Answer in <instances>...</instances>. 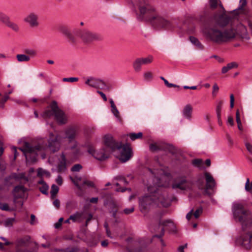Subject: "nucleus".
<instances>
[{"label": "nucleus", "mask_w": 252, "mask_h": 252, "mask_svg": "<svg viewBox=\"0 0 252 252\" xmlns=\"http://www.w3.org/2000/svg\"><path fill=\"white\" fill-rule=\"evenodd\" d=\"M86 145L88 152L98 160L107 159L110 153L116 150L120 151L119 158L122 162L128 160L132 156V150L128 144H124L122 142H117L109 135L104 137L103 145L98 150H95L90 143H87Z\"/></svg>", "instance_id": "20e7f679"}, {"label": "nucleus", "mask_w": 252, "mask_h": 252, "mask_svg": "<svg viewBox=\"0 0 252 252\" xmlns=\"http://www.w3.org/2000/svg\"><path fill=\"white\" fill-rule=\"evenodd\" d=\"M230 107L231 108H233L234 105V96L233 94H231L230 96Z\"/></svg>", "instance_id": "bf43d9fd"}, {"label": "nucleus", "mask_w": 252, "mask_h": 252, "mask_svg": "<svg viewBox=\"0 0 252 252\" xmlns=\"http://www.w3.org/2000/svg\"><path fill=\"white\" fill-rule=\"evenodd\" d=\"M238 66V64L236 62H231L228 63L226 66H223L221 69V73L225 74L227 73L229 70L233 68H237Z\"/></svg>", "instance_id": "a878e982"}, {"label": "nucleus", "mask_w": 252, "mask_h": 252, "mask_svg": "<svg viewBox=\"0 0 252 252\" xmlns=\"http://www.w3.org/2000/svg\"><path fill=\"white\" fill-rule=\"evenodd\" d=\"M29 238L28 237L19 239L17 241L16 249L17 252H25L27 249Z\"/></svg>", "instance_id": "6ab92c4d"}, {"label": "nucleus", "mask_w": 252, "mask_h": 252, "mask_svg": "<svg viewBox=\"0 0 252 252\" xmlns=\"http://www.w3.org/2000/svg\"><path fill=\"white\" fill-rule=\"evenodd\" d=\"M38 16L34 13H30L25 18V21L28 23L32 27H36L39 25Z\"/></svg>", "instance_id": "a211bd4d"}, {"label": "nucleus", "mask_w": 252, "mask_h": 252, "mask_svg": "<svg viewBox=\"0 0 252 252\" xmlns=\"http://www.w3.org/2000/svg\"><path fill=\"white\" fill-rule=\"evenodd\" d=\"M219 90V87L218 85L215 83L213 86V92L212 95L213 96H215L216 95L217 93L218 92Z\"/></svg>", "instance_id": "09e8293b"}, {"label": "nucleus", "mask_w": 252, "mask_h": 252, "mask_svg": "<svg viewBox=\"0 0 252 252\" xmlns=\"http://www.w3.org/2000/svg\"><path fill=\"white\" fill-rule=\"evenodd\" d=\"M143 136V133L142 132H138L137 133H130L129 134V136L130 138L132 140H135L136 139H139L142 138Z\"/></svg>", "instance_id": "f704fd0d"}, {"label": "nucleus", "mask_w": 252, "mask_h": 252, "mask_svg": "<svg viewBox=\"0 0 252 252\" xmlns=\"http://www.w3.org/2000/svg\"><path fill=\"white\" fill-rule=\"evenodd\" d=\"M60 146L59 136L56 133L50 132L47 142L43 139H40L32 143L26 142L23 147L20 148V150L24 154L27 161L33 163L36 161L38 155H41L42 158H44L47 152H56L59 150Z\"/></svg>", "instance_id": "39448f33"}, {"label": "nucleus", "mask_w": 252, "mask_h": 252, "mask_svg": "<svg viewBox=\"0 0 252 252\" xmlns=\"http://www.w3.org/2000/svg\"><path fill=\"white\" fill-rule=\"evenodd\" d=\"M87 186L90 187H94V185L93 182L88 180L83 181L82 186ZM81 187L83 188V187Z\"/></svg>", "instance_id": "864d4df0"}, {"label": "nucleus", "mask_w": 252, "mask_h": 252, "mask_svg": "<svg viewBox=\"0 0 252 252\" xmlns=\"http://www.w3.org/2000/svg\"><path fill=\"white\" fill-rule=\"evenodd\" d=\"M102 196L104 199V204L109 206L111 209V212L112 213V217L117 219V213L118 211V206L112 195L109 193L104 192L102 193Z\"/></svg>", "instance_id": "2eb2a0df"}, {"label": "nucleus", "mask_w": 252, "mask_h": 252, "mask_svg": "<svg viewBox=\"0 0 252 252\" xmlns=\"http://www.w3.org/2000/svg\"><path fill=\"white\" fill-rule=\"evenodd\" d=\"M14 221V219H8L6 220V223L7 225H12Z\"/></svg>", "instance_id": "774afa93"}, {"label": "nucleus", "mask_w": 252, "mask_h": 252, "mask_svg": "<svg viewBox=\"0 0 252 252\" xmlns=\"http://www.w3.org/2000/svg\"><path fill=\"white\" fill-rule=\"evenodd\" d=\"M46 173V171L41 168H39L37 170V176L41 177Z\"/></svg>", "instance_id": "680f3d73"}, {"label": "nucleus", "mask_w": 252, "mask_h": 252, "mask_svg": "<svg viewBox=\"0 0 252 252\" xmlns=\"http://www.w3.org/2000/svg\"><path fill=\"white\" fill-rule=\"evenodd\" d=\"M53 116L59 124L63 125L66 123L67 119L64 113L59 108L55 101H53L48 109L42 114V117L44 119L50 118Z\"/></svg>", "instance_id": "1a4fd4ad"}, {"label": "nucleus", "mask_w": 252, "mask_h": 252, "mask_svg": "<svg viewBox=\"0 0 252 252\" xmlns=\"http://www.w3.org/2000/svg\"><path fill=\"white\" fill-rule=\"evenodd\" d=\"M144 77L145 80L150 81L153 78V75L152 72H147L144 73Z\"/></svg>", "instance_id": "49530a36"}, {"label": "nucleus", "mask_w": 252, "mask_h": 252, "mask_svg": "<svg viewBox=\"0 0 252 252\" xmlns=\"http://www.w3.org/2000/svg\"><path fill=\"white\" fill-rule=\"evenodd\" d=\"M189 39L190 42L195 46L196 49L198 50H203L204 49V46L199 40L194 36H190Z\"/></svg>", "instance_id": "b1692460"}, {"label": "nucleus", "mask_w": 252, "mask_h": 252, "mask_svg": "<svg viewBox=\"0 0 252 252\" xmlns=\"http://www.w3.org/2000/svg\"><path fill=\"white\" fill-rule=\"evenodd\" d=\"M70 179L79 189H82L81 186L79 185V183L81 181V178L80 177L75 176L74 177H70Z\"/></svg>", "instance_id": "2f4dec72"}, {"label": "nucleus", "mask_w": 252, "mask_h": 252, "mask_svg": "<svg viewBox=\"0 0 252 252\" xmlns=\"http://www.w3.org/2000/svg\"><path fill=\"white\" fill-rule=\"evenodd\" d=\"M56 182L59 186H61L63 184V179L60 175H59L56 180Z\"/></svg>", "instance_id": "e2e57ef3"}, {"label": "nucleus", "mask_w": 252, "mask_h": 252, "mask_svg": "<svg viewBox=\"0 0 252 252\" xmlns=\"http://www.w3.org/2000/svg\"><path fill=\"white\" fill-rule=\"evenodd\" d=\"M109 102H110V105H111V112H113L114 111H115L117 109L115 103H114V101L113 100V99L112 98H110L109 99Z\"/></svg>", "instance_id": "4d7b16f0"}, {"label": "nucleus", "mask_w": 252, "mask_h": 252, "mask_svg": "<svg viewBox=\"0 0 252 252\" xmlns=\"http://www.w3.org/2000/svg\"><path fill=\"white\" fill-rule=\"evenodd\" d=\"M136 5L139 9L138 19L150 22L155 28L168 30L181 29L180 19L169 20L159 15L149 0H137Z\"/></svg>", "instance_id": "7ed1b4c3"}, {"label": "nucleus", "mask_w": 252, "mask_h": 252, "mask_svg": "<svg viewBox=\"0 0 252 252\" xmlns=\"http://www.w3.org/2000/svg\"><path fill=\"white\" fill-rule=\"evenodd\" d=\"M245 146L247 150L252 155V145L247 142L245 143Z\"/></svg>", "instance_id": "13d9d810"}, {"label": "nucleus", "mask_w": 252, "mask_h": 252, "mask_svg": "<svg viewBox=\"0 0 252 252\" xmlns=\"http://www.w3.org/2000/svg\"><path fill=\"white\" fill-rule=\"evenodd\" d=\"M78 132V128L76 126H70L66 128L65 130V138H66L69 142H73V145L71 147V149L73 150V153L75 156H77L80 152L78 149L76 148L77 144L74 139Z\"/></svg>", "instance_id": "4468645a"}, {"label": "nucleus", "mask_w": 252, "mask_h": 252, "mask_svg": "<svg viewBox=\"0 0 252 252\" xmlns=\"http://www.w3.org/2000/svg\"><path fill=\"white\" fill-rule=\"evenodd\" d=\"M79 80L77 77H69V78H63V82H77Z\"/></svg>", "instance_id": "c03bdc74"}, {"label": "nucleus", "mask_w": 252, "mask_h": 252, "mask_svg": "<svg viewBox=\"0 0 252 252\" xmlns=\"http://www.w3.org/2000/svg\"><path fill=\"white\" fill-rule=\"evenodd\" d=\"M1 22L14 31L18 32L19 31L18 26L16 23L11 22L9 17L6 15L4 16Z\"/></svg>", "instance_id": "aec40b11"}, {"label": "nucleus", "mask_w": 252, "mask_h": 252, "mask_svg": "<svg viewBox=\"0 0 252 252\" xmlns=\"http://www.w3.org/2000/svg\"><path fill=\"white\" fill-rule=\"evenodd\" d=\"M59 30L64 35L67 41L73 45L78 43V37L85 44H90L102 39V36L98 33L86 29H75L71 31L67 26L62 25L59 26Z\"/></svg>", "instance_id": "0eeeda50"}, {"label": "nucleus", "mask_w": 252, "mask_h": 252, "mask_svg": "<svg viewBox=\"0 0 252 252\" xmlns=\"http://www.w3.org/2000/svg\"><path fill=\"white\" fill-rule=\"evenodd\" d=\"M160 226H162V227L161 228L159 234H157L154 236L155 237L159 238L162 237L164 234L165 228L170 232L174 234L176 233L177 232L176 224L171 220H159L158 228H159Z\"/></svg>", "instance_id": "ddd939ff"}, {"label": "nucleus", "mask_w": 252, "mask_h": 252, "mask_svg": "<svg viewBox=\"0 0 252 252\" xmlns=\"http://www.w3.org/2000/svg\"><path fill=\"white\" fill-rule=\"evenodd\" d=\"M202 208L201 207H200L195 211L193 215H194V217L196 219H197L199 217L200 215L202 213Z\"/></svg>", "instance_id": "603ef678"}, {"label": "nucleus", "mask_w": 252, "mask_h": 252, "mask_svg": "<svg viewBox=\"0 0 252 252\" xmlns=\"http://www.w3.org/2000/svg\"><path fill=\"white\" fill-rule=\"evenodd\" d=\"M63 220V218H60L58 221L55 224V225H54L55 227L57 229L59 228L61 226Z\"/></svg>", "instance_id": "6e6d98bb"}, {"label": "nucleus", "mask_w": 252, "mask_h": 252, "mask_svg": "<svg viewBox=\"0 0 252 252\" xmlns=\"http://www.w3.org/2000/svg\"><path fill=\"white\" fill-rule=\"evenodd\" d=\"M146 171L152 177L153 186H148V193L139 198L140 211L146 214L156 206L168 207L171 202L177 200L175 196H169L158 175V170L146 168Z\"/></svg>", "instance_id": "f03ea898"}, {"label": "nucleus", "mask_w": 252, "mask_h": 252, "mask_svg": "<svg viewBox=\"0 0 252 252\" xmlns=\"http://www.w3.org/2000/svg\"><path fill=\"white\" fill-rule=\"evenodd\" d=\"M143 64H148L151 63L153 60V57L152 56H149L147 58H139Z\"/></svg>", "instance_id": "72a5a7b5"}, {"label": "nucleus", "mask_w": 252, "mask_h": 252, "mask_svg": "<svg viewBox=\"0 0 252 252\" xmlns=\"http://www.w3.org/2000/svg\"><path fill=\"white\" fill-rule=\"evenodd\" d=\"M192 108L190 104L187 105L184 108L183 113L184 116L188 119H190L191 117V113Z\"/></svg>", "instance_id": "bb28decb"}, {"label": "nucleus", "mask_w": 252, "mask_h": 252, "mask_svg": "<svg viewBox=\"0 0 252 252\" xmlns=\"http://www.w3.org/2000/svg\"><path fill=\"white\" fill-rule=\"evenodd\" d=\"M16 58L19 62H27L30 60V57L25 54H17Z\"/></svg>", "instance_id": "c85d7f7f"}, {"label": "nucleus", "mask_w": 252, "mask_h": 252, "mask_svg": "<svg viewBox=\"0 0 252 252\" xmlns=\"http://www.w3.org/2000/svg\"><path fill=\"white\" fill-rule=\"evenodd\" d=\"M100 79L94 77H89L85 81V84L96 89Z\"/></svg>", "instance_id": "5701e85b"}, {"label": "nucleus", "mask_w": 252, "mask_h": 252, "mask_svg": "<svg viewBox=\"0 0 252 252\" xmlns=\"http://www.w3.org/2000/svg\"><path fill=\"white\" fill-rule=\"evenodd\" d=\"M19 179L20 177L17 174L12 173L10 176L5 178L4 183L6 186H10Z\"/></svg>", "instance_id": "4be33fe9"}, {"label": "nucleus", "mask_w": 252, "mask_h": 252, "mask_svg": "<svg viewBox=\"0 0 252 252\" xmlns=\"http://www.w3.org/2000/svg\"><path fill=\"white\" fill-rule=\"evenodd\" d=\"M59 189L58 186L54 184L52 185L50 191L51 197L52 199H53L56 196L59 191Z\"/></svg>", "instance_id": "473e14b6"}, {"label": "nucleus", "mask_w": 252, "mask_h": 252, "mask_svg": "<svg viewBox=\"0 0 252 252\" xmlns=\"http://www.w3.org/2000/svg\"><path fill=\"white\" fill-rule=\"evenodd\" d=\"M164 83L165 85L168 88L174 87V88H180L179 86L174 84L170 83L168 82V81L166 79L164 81Z\"/></svg>", "instance_id": "8fccbe9b"}, {"label": "nucleus", "mask_w": 252, "mask_h": 252, "mask_svg": "<svg viewBox=\"0 0 252 252\" xmlns=\"http://www.w3.org/2000/svg\"><path fill=\"white\" fill-rule=\"evenodd\" d=\"M232 211L234 219L240 223L243 231L238 243L245 248L250 249L252 246V213L240 202L233 203Z\"/></svg>", "instance_id": "423d86ee"}, {"label": "nucleus", "mask_w": 252, "mask_h": 252, "mask_svg": "<svg viewBox=\"0 0 252 252\" xmlns=\"http://www.w3.org/2000/svg\"><path fill=\"white\" fill-rule=\"evenodd\" d=\"M149 148L152 152L162 151L168 152L172 155H175L176 153V149L173 146L161 141L151 143L149 145Z\"/></svg>", "instance_id": "f8f14e48"}, {"label": "nucleus", "mask_w": 252, "mask_h": 252, "mask_svg": "<svg viewBox=\"0 0 252 252\" xmlns=\"http://www.w3.org/2000/svg\"><path fill=\"white\" fill-rule=\"evenodd\" d=\"M59 252H77L78 250L76 247H69L65 249L58 250Z\"/></svg>", "instance_id": "c9c22d12"}, {"label": "nucleus", "mask_w": 252, "mask_h": 252, "mask_svg": "<svg viewBox=\"0 0 252 252\" xmlns=\"http://www.w3.org/2000/svg\"><path fill=\"white\" fill-rule=\"evenodd\" d=\"M82 168V166L81 164H76L72 167L71 170L73 172H78Z\"/></svg>", "instance_id": "37998d69"}, {"label": "nucleus", "mask_w": 252, "mask_h": 252, "mask_svg": "<svg viewBox=\"0 0 252 252\" xmlns=\"http://www.w3.org/2000/svg\"><path fill=\"white\" fill-rule=\"evenodd\" d=\"M245 189L247 191L250 192L252 194V181L251 184L250 182V179L247 178L245 184Z\"/></svg>", "instance_id": "e433bc0d"}, {"label": "nucleus", "mask_w": 252, "mask_h": 252, "mask_svg": "<svg viewBox=\"0 0 252 252\" xmlns=\"http://www.w3.org/2000/svg\"><path fill=\"white\" fill-rule=\"evenodd\" d=\"M115 179L123 183L125 185L128 184V182L127 181L126 179L122 176H118L115 177Z\"/></svg>", "instance_id": "a18cd8bd"}, {"label": "nucleus", "mask_w": 252, "mask_h": 252, "mask_svg": "<svg viewBox=\"0 0 252 252\" xmlns=\"http://www.w3.org/2000/svg\"><path fill=\"white\" fill-rule=\"evenodd\" d=\"M70 163L66 158L64 153H62L58 158L57 165V172L59 174H65L67 171V168Z\"/></svg>", "instance_id": "dca6fc26"}, {"label": "nucleus", "mask_w": 252, "mask_h": 252, "mask_svg": "<svg viewBox=\"0 0 252 252\" xmlns=\"http://www.w3.org/2000/svg\"><path fill=\"white\" fill-rule=\"evenodd\" d=\"M27 190V189L24 186L18 185L15 186L12 191L14 199L15 200L18 198H23L25 197Z\"/></svg>", "instance_id": "f3484780"}, {"label": "nucleus", "mask_w": 252, "mask_h": 252, "mask_svg": "<svg viewBox=\"0 0 252 252\" xmlns=\"http://www.w3.org/2000/svg\"><path fill=\"white\" fill-rule=\"evenodd\" d=\"M24 52L27 56H29L30 57H33L36 56V52L35 50L32 49H26L24 51Z\"/></svg>", "instance_id": "58836bf2"}, {"label": "nucleus", "mask_w": 252, "mask_h": 252, "mask_svg": "<svg viewBox=\"0 0 252 252\" xmlns=\"http://www.w3.org/2000/svg\"><path fill=\"white\" fill-rule=\"evenodd\" d=\"M86 219V215L84 212H76L74 214L69 216V220L74 222H81Z\"/></svg>", "instance_id": "412c9836"}, {"label": "nucleus", "mask_w": 252, "mask_h": 252, "mask_svg": "<svg viewBox=\"0 0 252 252\" xmlns=\"http://www.w3.org/2000/svg\"><path fill=\"white\" fill-rule=\"evenodd\" d=\"M204 178L206 180V184L205 185L203 177L199 176L196 181V184L198 189L203 191V194L209 196L212 195V193L209 190H213L216 187V183L215 179L211 174L208 172H205L204 173Z\"/></svg>", "instance_id": "9d476101"}, {"label": "nucleus", "mask_w": 252, "mask_h": 252, "mask_svg": "<svg viewBox=\"0 0 252 252\" xmlns=\"http://www.w3.org/2000/svg\"><path fill=\"white\" fill-rule=\"evenodd\" d=\"M219 0H210V6L212 9L217 8Z\"/></svg>", "instance_id": "de8ad7c7"}, {"label": "nucleus", "mask_w": 252, "mask_h": 252, "mask_svg": "<svg viewBox=\"0 0 252 252\" xmlns=\"http://www.w3.org/2000/svg\"><path fill=\"white\" fill-rule=\"evenodd\" d=\"M97 93L100 95V96L102 97L104 101H106L107 100V97L106 96V95L102 92L97 91Z\"/></svg>", "instance_id": "0e129e2a"}, {"label": "nucleus", "mask_w": 252, "mask_h": 252, "mask_svg": "<svg viewBox=\"0 0 252 252\" xmlns=\"http://www.w3.org/2000/svg\"><path fill=\"white\" fill-rule=\"evenodd\" d=\"M0 209L1 210L5 211H11L12 209L9 207L8 204L6 203L0 202Z\"/></svg>", "instance_id": "4c0bfd02"}, {"label": "nucleus", "mask_w": 252, "mask_h": 252, "mask_svg": "<svg viewBox=\"0 0 252 252\" xmlns=\"http://www.w3.org/2000/svg\"><path fill=\"white\" fill-rule=\"evenodd\" d=\"M195 31V28L194 25H191L189 27L187 30V32L189 34H192L194 33Z\"/></svg>", "instance_id": "3c124183"}, {"label": "nucleus", "mask_w": 252, "mask_h": 252, "mask_svg": "<svg viewBox=\"0 0 252 252\" xmlns=\"http://www.w3.org/2000/svg\"><path fill=\"white\" fill-rule=\"evenodd\" d=\"M112 113L119 121H121V118L120 115L119 111L118 109L112 112Z\"/></svg>", "instance_id": "052dcab7"}, {"label": "nucleus", "mask_w": 252, "mask_h": 252, "mask_svg": "<svg viewBox=\"0 0 252 252\" xmlns=\"http://www.w3.org/2000/svg\"><path fill=\"white\" fill-rule=\"evenodd\" d=\"M223 104V101L222 100H220L218 103L216 107L217 115H221V110Z\"/></svg>", "instance_id": "ea45409f"}, {"label": "nucleus", "mask_w": 252, "mask_h": 252, "mask_svg": "<svg viewBox=\"0 0 252 252\" xmlns=\"http://www.w3.org/2000/svg\"><path fill=\"white\" fill-rule=\"evenodd\" d=\"M203 161L201 159L196 158L192 160V164L196 167H200L202 164Z\"/></svg>", "instance_id": "a19ab883"}, {"label": "nucleus", "mask_w": 252, "mask_h": 252, "mask_svg": "<svg viewBox=\"0 0 252 252\" xmlns=\"http://www.w3.org/2000/svg\"><path fill=\"white\" fill-rule=\"evenodd\" d=\"M93 218V216L91 214H89L88 217L86 219V223L85 225L87 226L88 224V223L90 222V221Z\"/></svg>", "instance_id": "338daca9"}, {"label": "nucleus", "mask_w": 252, "mask_h": 252, "mask_svg": "<svg viewBox=\"0 0 252 252\" xmlns=\"http://www.w3.org/2000/svg\"><path fill=\"white\" fill-rule=\"evenodd\" d=\"M128 245L126 247L127 252H149L145 241L142 239L134 240L131 238L126 239Z\"/></svg>", "instance_id": "9b49d317"}, {"label": "nucleus", "mask_w": 252, "mask_h": 252, "mask_svg": "<svg viewBox=\"0 0 252 252\" xmlns=\"http://www.w3.org/2000/svg\"><path fill=\"white\" fill-rule=\"evenodd\" d=\"M246 0H240V5L238 8V10L240 11V13L246 14V10L244 8V6H246Z\"/></svg>", "instance_id": "7c9ffc66"}, {"label": "nucleus", "mask_w": 252, "mask_h": 252, "mask_svg": "<svg viewBox=\"0 0 252 252\" xmlns=\"http://www.w3.org/2000/svg\"><path fill=\"white\" fill-rule=\"evenodd\" d=\"M143 65L139 58L137 59L133 63V67L134 70L139 72L141 70V65Z\"/></svg>", "instance_id": "c756f323"}, {"label": "nucleus", "mask_w": 252, "mask_h": 252, "mask_svg": "<svg viewBox=\"0 0 252 252\" xmlns=\"http://www.w3.org/2000/svg\"><path fill=\"white\" fill-rule=\"evenodd\" d=\"M9 96L8 94H5L4 95H2L0 96V104L1 105V107H3L4 104L6 102V101L8 99Z\"/></svg>", "instance_id": "79ce46f5"}, {"label": "nucleus", "mask_w": 252, "mask_h": 252, "mask_svg": "<svg viewBox=\"0 0 252 252\" xmlns=\"http://www.w3.org/2000/svg\"><path fill=\"white\" fill-rule=\"evenodd\" d=\"M53 205L56 208L58 209L60 206V202L59 200H58V199L54 200L53 201Z\"/></svg>", "instance_id": "69168bd1"}, {"label": "nucleus", "mask_w": 252, "mask_h": 252, "mask_svg": "<svg viewBox=\"0 0 252 252\" xmlns=\"http://www.w3.org/2000/svg\"><path fill=\"white\" fill-rule=\"evenodd\" d=\"M96 89L103 90L104 91L109 92L111 90V86L110 84L107 83L100 79Z\"/></svg>", "instance_id": "393cba45"}, {"label": "nucleus", "mask_w": 252, "mask_h": 252, "mask_svg": "<svg viewBox=\"0 0 252 252\" xmlns=\"http://www.w3.org/2000/svg\"><path fill=\"white\" fill-rule=\"evenodd\" d=\"M134 211V207H131L130 208H126L123 210V213L126 215H128L133 213Z\"/></svg>", "instance_id": "5fc2aeb1"}, {"label": "nucleus", "mask_w": 252, "mask_h": 252, "mask_svg": "<svg viewBox=\"0 0 252 252\" xmlns=\"http://www.w3.org/2000/svg\"><path fill=\"white\" fill-rule=\"evenodd\" d=\"M201 22L204 25L203 30L206 39L212 43L221 45L231 41L235 38L248 40L250 38L247 30L242 24L235 28L229 25L230 18L221 15H205L200 17Z\"/></svg>", "instance_id": "f257e3e1"}, {"label": "nucleus", "mask_w": 252, "mask_h": 252, "mask_svg": "<svg viewBox=\"0 0 252 252\" xmlns=\"http://www.w3.org/2000/svg\"><path fill=\"white\" fill-rule=\"evenodd\" d=\"M192 184L191 171L187 167L181 170L180 174L172 181L171 187L174 189L185 190Z\"/></svg>", "instance_id": "6e6552de"}, {"label": "nucleus", "mask_w": 252, "mask_h": 252, "mask_svg": "<svg viewBox=\"0 0 252 252\" xmlns=\"http://www.w3.org/2000/svg\"><path fill=\"white\" fill-rule=\"evenodd\" d=\"M38 184L41 185V186L39 187V188L40 191L43 194H47L49 189L48 186L45 183V182L42 179L39 180L38 182Z\"/></svg>", "instance_id": "cd10ccee"}]
</instances>
